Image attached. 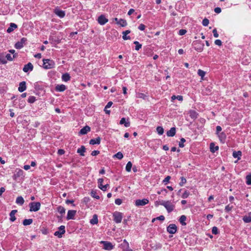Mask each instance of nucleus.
Listing matches in <instances>:
<instances>
[{
	"mask_svg": "<svg viewBox=\"0 0 251 251\" xmlns=\"http://www.w3.org/2000/svg\"><path fill=\"white\" fill-rule=\"evenodd\" d=\"M122 202V201L120 199H117L115 201V203L117 205H120Z\"/></svg>",
	"mask_w": 251,
	"mask_h": 251,
	"instance_id": "0e129e2a",
	"label": "nucleus"
},
{
	"mask_svg": "<svg viewBox=\"0 0 251 251\" xmlns=\"http://www.w3.org/2000/svg\"><path fill=\"white\" fill-rule=\"evenodd\" d=\"M210 149L212 152L214 153L219 150V147L215 146L214 143H211L210 144Z\"/></svg>",
	"mask_w": 251,
	"mask_h": 251,
	"instance_id": "a878e982",
	"label": "nucleus"
},
{
	"mask_svg": "<svg viewBox=\"0 0 251 251\" xmlns=\"http://www.w3.org/2000/svg\"><path fill=\"white\" fill-rule=\"evenodd\" d=\"M156 220H160V221H163L165 220V217L163 215H160V216L157 217V218H156Z\"/></svg>",
	"mask_w": 251,
	"mask_h": 251,
	"instance_id": "774afa93",
	"label": "nucleus"
},
{
	"mask_svg": "<svg viewBox=\"0 0 251 251\" xmlns=\"http://www.w3.org/2000/svg\"><path fill=\"white\" fill-rule=\"evenodd\" d=\"M242 152L241 151H234L232 153V156L234 158H238V160L241 159Z\"/></svg>",
	"mask_w": 251,
	"mask_h": 251,
	"instance_id": "cd10ccee",
	"label": "nucleus"
},
{
	"mask_svg": "<svg viewBox=\"0 0 251 251\" xmlns=\"http://www.w3.org/2000/svg\"><path fill=\"white\" fill-rule=\"evenodd\" d=\"M91 196L97 200L100 199V196L97 195V192L95 190H92L91 192Z\"/></svg>",
	"mask_w": 251,
	"mask_h": 251,
	"instance_id": "a19ab883",
	"label": "nucleus"
},
{
	"mask_svg": "<svg viewBox=\"0 0 251 251\" xmlns=\"http://www.w3.org/2000/svg\"><path fill=\"white\" fill-rule=\"evenodd\" d=\"M149 201L147 199H143L142 200H137L135 201V205L137 206H144L149 203Z\"/></svg>",
	"mask_w": 251,
	"mask_h": 251,
	"instance_id": "9d476101",
	"label": "nucleus"
},
{
	"mask_svg": "<svg viewBox=\"0 0 251 251\" xmlns=\"http://www.w3.org/2000/svg\"><path fill=\"white\" fill-rule=\"evenodd\" d=\"M246 183L248 185H251V174L246 176Z\"/></svg>",
	"mask_w": 251,
	"mask_h": 251,
	"instance_id": "a18cd8bd",
	"label": "nucleus"
},
{
	"mask_svg": "<svg viewBox=\"0 0 251 251\" xmlns=\"http://www.w3.org/2000/svg\"><path fill=\"white\" fill-rule=\"evenodd\" d=\"M132 165V163L130 161L128 162L126 167V170L128 172H130Z\"/></svg>",
	"mask_w": 251,
	"mask_h": 251,
	"instance_id": "58836bf2",
	"label": "nucleus"
},
{
	"mask_svg": "<svg viewBox=\"0 0 251 251\" xmlns=\"http://www.w3.org/2000/svg\"><path fill=\"white\" fill-rule=\"evenodd\" d=\"M133 43L134 44L136 45L135 50H139L142 48V45L140 44L138 41H134Z\"/></svg>",
	"mask_w": 251,
	"mask_h": 251,
	"instance_id": "de8ad7c7",
	"label": "nucleus"
},
{
	"mask_svg": "<svg viewBox=\"0 0 251 251\" xmlns=\"http://www.w3.org/2000/svg\"><path fill=\"white\" fill-rule=\"evenodd\" d=\"M5 57L6 61H12L13 58L15 57V55H13V56H12L10 54L7 53L5 55Z\"/></svg>",
	"mask_w": 251,
	"mask_h": 251,
	"instance_id": "37998d69",
	"label": "nucleus"
},
{
	"mask_svg": "<svg viewBox=\"0 0 251 251\" xmlns=\"http://www.w3.org/2000/svg\"><path fill=\"white\" fill-rule=\"evenodd\" d=\"M198 74L201 77V79H203V78L205 75V72L201 69H199L198 71Z\"/></svg>",
	"mask_w": 251,
	"mask_h": 251,
	"instance_id": "ea45409f",
	"label": "nucleus"
},
{
	"mask_svg": "<svg viewBox=\"0 0 251 251\" xmlns=\"http://www.w3.org/2000/svg\"><path fill=\"white\" fill-rule=\"evenodd\" d=\"M170 179H171V176H168L165 178V179L163 180V183H164L165 184H166L169 181Z\"/></svg>",
	"mask_w": 251,
	"mask_h": 251,
	"instance_id": "13d9d810",
	"label": "nucleus"
},
{
	"mask_svg": "<svg viewBox=\"0 0 251 251\" xmlns=\"http://www.w3.org/2000/svg\"><path fill=\"white\" fill-rule=\"evenodd\" d=\"M25 202L24 198L22 196H19L17 198L16 203L21 205H23Z\"/></svg>",
	"mask_w": 251,
	"mask_h": 251,
	"instance_id": "7c9ffc66",
	"label": "nucleus"
},
{
	"mask_svg": "<svg viewBox=\"0 0 251 251\" xmlns=\"http://www.w3.org/2000/svg\"><path fill=\"white\" fill-rule=\"evenodd\" d=\"M186 217L185 215H181L179 219V222L182 226H186V223L185 222L186 220Z\"/></svg>",
	"mask_w": 251,
	"mask_h": 251,
	"instance_id": "c756f323",
	"label": "nucleus"
},
{
	"mask_svg": "<svg viewBox=\"0 0 251 251\" xmlns=\"http://www.w3.org/2000/svg\"><path fill=\"white\" fill-rule=\"evenodd\" d=\"M215 44L216 45H218L219 46H221L222 44V41L219 39H217L215 41Z\"/></svg>",
	"mask_w": 251,
	"mask_h": 251,
	"instance_id": "e2e57ef3",
	"label": "nucleus"
},
{
	"mask_svg": "<svg viewBox=\"0 0 251 251\" xmlns=\"http://www.w3.org/2000/svg\"><path fill=\"white\" fill-rule=\"evenodd\" d=\"M176 132V128L173 127L171 128V129L167 132L166 134L168 137H173L175 135Z\"/></svg>",
	"mask_w": 251,
	"mask_h": 251,
	"instance_id": "4be33fe9",
	"label": "nucleus"
},
{
	"mask_svg": "<svg viewBox=\"0 0 251 251\" xmlns=\"http://www.w3.org/2000/svg\"><path fill=\"white\" fill-rule=\"evenodd\" d=\"M113 157L116 158L119 160H121L123 158V154L121 152L119 151L116 153L115 154H114Z\"/></svg>",
	"mask_w": 251,
	"mask_h": 251,
	"instance_id": "e433bc0d",
	"label": "nucleus"
},
{
	"mask_svg": "<svg viewBox=\"0 0 251 251\" xmlns=\"http://www.w3.org/2000/svg\"><path fill=\"white\" fill-rule=\"evenodd\" d=\"M156 131L158 134L162 135L164 133V129L162 126H158L156 128Z\"/></svg>",
	"mask_w": 251,
	"mask_h": 251,
	"instance_id": "79ce46f5",
	"label": "nucleus"
},
{
	"mask_svg": "<svg viewBox=\"0 0 251 251\" xmlns=\"http://www.w3.org/2000/svg\"><path fill=\"white\" fill-rule=\"evenodd\" d=\"M221 130H222V127L219 126H217L216 134H218L220 133V132L221 131Z\"/></svg>",
	"mask_w": 251,
	"mask_h": 251,
	"instance_id": "338daca9",
	"label": "nucleus"
},
{
	"mask_svg": "<svg viewBox=\"0 0 251 251\" xmlns=\"http://www.w3.org/2000/svg\"><path fill=\"white\" fill-rule=\"evenodd\" d=\"M209 21L208 19L204 18L202 22V24L203 26H206L208 25Z\"/></svg>",
	"mask_w": 251,
	"mask_h": 251,
	"instance_id": "603ef678",
	"label": "nucleus"
},
{
	"mask_svg": "<svg viewBox=\"0 0 251 251\" xmlns=\"http://www.w3.org/2000/svg\"><path fill=\"white\" fill-rule=\"evenodd\" d=\"M101 138L100 137H97L96 139H91L89 141V144L90 145H99L100 143Z\"/></svg>",
	"mask_w": 251,
	"mask_h": 251,
	"instance_id": "412c9836",
	"label": "nucleus"
},
{
	"mask_svg": "<svg viewBox=\"0 0 251 251\" xmlns=\"http://www.w3.org/2000/svg\"><path fill=\"white\" fill-rule=\"evenodd\" d=\"M203 46H201L200 45L198 44L197 47H195V50L199 51H201L203 50Z\"/></svg>",
	"mask_w": 251,
	"mask_h": 251,
	"instance_id": "6e6d98bb",
	"label": "nucleus"
},
{
	"mask_svg": "<svg viewBox=\"0 0 251 251\" xmlns=\"http://www.w3.org/2000/svg\"><path fill=\"white\" fill-rule=\"evenodd\" d=\"M175 99H177V100H178L179 101H182V100H183V97L182 96H180V95H178L177 96H176L175 95H173L172 97V100H174Z\"/></svg>",
	"mask_w": 251,
	"mask_h": 251,
	"instance_id": "c03bdc74",
	"label": "nucleus"
},
{
	"mask_svg": "<svg viewBox=\"0 0 251 251\" xmlns=\"http://www.w3.org/2000/svg\"><path fill=\"white\" fill-rule=\"evenodd\" d=\"M120 247L122 249V251H132V250L129 248V244L126 239H124L121 243Z\"/></svg>",
	"mask_w": 251,
	"mask_h": 251,
	"instance_id": "39448f33",
	"label": "nucleus"
},
{
	"mask_svg": "<svg viewBox=\"0 0 251 251\" xmlns=\"http://www.w3.org/2000/svg\"><path fill=\"white\" fill-rule=\"evenodd\" d=\"M120 125H124L126 127H128L130 126V122L127 120L126 121V119L125 118H122L120 121Z\"/></svg>",
	"mask_w": 251,
	"mask_h": 251,
	"instance_id": "5701e85b",
	"label": "nucleus"
},
{
	"mask_svg": "<svg viewBox=\"0 0 251 251\" xmlns=\"http://www.w3.org/2000/svg\"><path fill=\"white\" fill-rule=\"evenodd\" d=\"M198 113L194 110H191L190 111V116L193 119H196L198 117Z\"/></svg>",
	"mask_w": 251,
	"mask_h": 251,
	"instance_id": "c9c22d12",
	"label": "nucleus"
},
{
	"mask_svg": "<svg viewBox=\"0 0 251 251\" xmlns=\"http://www.w3.org/2000/svg\"><path fill=\"white\" fill-rule=\"evenodd\" d=\"M90 127L89 126H86L80 129L79 133L80 135H84L86 134L88 132L90 131Z\"/></svg>",
	"mask_w": 251,
	"mask_h": 251,
	"instance_id": "a211bd4d",
	"label": "nucleus"
},
{
	"mask_svg": "<svg viewBox=\"0 0 251 251\" xmlns=\"http://www.w3.org/2000/svg\"><path fill=\"white\" fill-rule=\"evenodd\" d=\"M232 208H233L232 205H230V204H228L225 207V211L226 212H229V211H230L232 210Z\"/></svg>",
	"mask_w": 251,
	"mask_h": 251,
	"instance_id": "5fc2aeb1",
	"label": "nucleus"
},
{
	"mask_svg": "<svg viewBox=\"0 0 251 251\" xmlns=\"http://www.w3.org/2000/svg\"><path fill=\"white\" fill-rule=\"evenodd\" d=\"M0 63L5 64L7 63L5 55L3 53H0Z\"/></svg>",
	"mask_w": 251,
	"mask_h": 251,
	"instance_id": "473e14b6",
	"label": "nucleus"
},
{
	"mask_svg": "<svg viewBox=\"0 0 251 251\" xmlns=\"http://www.w3.org/2000/svg\"><path fill=\"white\" fill-rule=\"evenodd\" d=\"M117 24L120 25L122 27L126 26L127 25L126 21L123 19H120L117 22Z\"/></svg>",
	"mask_w": 251,
	"mask_h": 251,
	"instance_id": "72a5a7b5",
	"label": "nucleus"
},
{
	"mask_svg": "<svg viewBox=\"0 0 251 251\" xmlns=\"http://www.w3.org/2000/svg\"><path fill=\"white\" fill-rule=\"evenodd\" d=\"M71 79L70 75L68 73L63 74L62 75V80L65 82L69 81Z\"/></svg>",
	"mask_w": 251,
	"mask_h": 251,
	"instance_id": "c85d7f7f",
	"label": "nucleus"
},
{
	"mask_svg": "<svg viewBox=\"0 0 251 251\" xmlns=\"http://www.w3.org/2000/svg\"><path fill=\"white\" fill-rule=\"evenodd\" d=\"M36 100V98L34 96H30L28 97V102L30 103L34 102Z\"/></svg>",
	"mask_w": 251,
	"mask_h": 251,
	"instance_id": "09e8293b",
	"label": "nucleus"
},
{
	"mask_svg": "<svg viewBox=\"0 0 251 251\" xmlns=\"http://www.w3.org/2000/svg\"><path fill=\"white\" fill-rule=\"evenodd\" d=\"M219 137L220 142L222 143H224L226 139V134L224 132H221L217 134Z\"/></svg>",
	"mask_w": 251,
	"mask_h": 251,
	"instance_id": "6ab92c4d",
	"label": "nucleus"
},
{
	"mask_svg": "<svg viewBox=\"0 0 251 251\" xmlns=\"http://www.w3.org/2000/svg\"><path fill=\"white\" fill-rule=\"evenodd\" d=\"M65 227L64 226H61L58 228V230L54 232V235L58 236L59 238H61L62 236V234L65 232Z\"/></svg>",
	"mask_w": 251,
	"mask_h": 251,
	"instance_id": "1a4fd4ad",
	"label": "nucleus"
},
{
	"mask_svg": "<svg viewBox=\"0 0 251 251\" xmlns=\"http://www.w3.org/2000/svg\"><path fill=\"white\" fill-rule=\"evenodd\" d=\"M100 153V151H92L91 155L92 156H96L98 155Z\"/></svg>",
	"mask_w": 251,
	"mask_h": 251,
	"instance_id": "69168bd1",
	"label": "nucleus"
},
{
	"mask_svg": "<svg viewBox=\"0 0 251 251\" xmlns=\"http://www.w3.org/2000/svg\"><path fill=\"white\" fill-rule=\"evenodd\" d=\"M180 179H181V181L179 183V185L180 186H182L184 184H185L186 183V178L183 177V176H182L180 177Z\"/></svg>",
	"mask_w": 251,
	"mask_h": 251,
	"instance_id": "8fccbe9b",
	"label": "nucleus"
},
{
	"mask_svg": "<svg viewBox=\"0 0 251 251\" xmlns=\"http://www.w3.org/2000/svg\"><path fill=\"white\" fill-rule=\"evenodd\" d=\"M212 233L213 234L216 235L219 233V230L217 227L214 226L212 228Z\"/></svg>",
	"mask_w": 251,
	"mask_h": 251,
	"instance_id": "864d4df0",
	"label": "nucleus"
},
{
	"mask_svg": "<svg viewBox=\"0 0 251 251\" xmlns=\"http://www.w3.org/2000/svg\"><path fill=\"white\" fill-rule=\"evenodd\" d=\"M17 212V210H12L10 214H9V216H10V221L12 222H14L16 219V218L15 217V214Z\"/></svg>",
	"mask_w": 251,
	"mask_h": 251,
	"instance_id": "aec40b11",
	"label": "nucleus"
},
{
	"mask_svg": "<svg viewBox=\"0 0 251 251\" xmlns=\"http://www.w3.org/2000/svg\"><path fill=\"white\" fill-rule=\"evenodd\" d=\"M26 41V39L23 38L20 41L17 42L15 45V47L17 49H21L24 47V45Z\"/></svg>",
	"mask_w": 251,
	"mask_h": 251,
	"instance_id": "9b49d317",
	"label": "nucleus"
},
{
	"mask_svg": "<svg viewBox=\"0 0 251 251\" xmlns=\"http://www.w3.org/2000/svg\"><path fill=\"white\" fill-rule=\"evenodd\" d=\"M159 204L164 206L168 213L172 212L175 208V204L170 201H162Z\"/></svg>",
	"mask_w": 251,
	"mask_h": 251,
	"instance_id": "f257e3e1",
	"label": "nucleus"
},
{
	"mask_svg": "<svg viewBox=\"0 0 251 251\" xmlns=\"http://www.w3.org/2000/svg\"><path fill=\"white\" fill-rule=\"evenodd\" d=\"M76 211L74 210H69L68 211L67 216L66 217L67 220L74 219V217L76 214Z\"/></svg>",
	"mask_w": 251,
	"mask_h": 251,
	"instance_id": "4468645a",
	"label": "nucleus"
},
{
	"mask_svg": "<svg viewBox=\"0 0 251 251\" xmlns=\"http://www.w3.org/2000/svg\"><path fill=\"white\" fill-rule=\"evenodd\" d=\"M98 181L99 188L103 191H106L107 187L109 186L108 184H106L105 185H102V183L103 182V178H99L98 179Z\"/></svg>",
	"mask_w": 251,
	"mask_h": 251,
	"instance_id": "ddd939ff",
	"label": "nucleus"
},
{
	"mask_svg": "<svg viewBox=\"0 0 251 251\" xmlns=\"http://www.w3.org/2000/svg\"><path fill=\"white\" fill-rule=\"evenodd\" d=\"M145 27L146 26L144 24H141L138 26V29L140 30L143 31L145 30Z\"/></svg>",
	"mask_w": 251,
	"mask_h": 251,
	"instance_id": "052dcab7",
	"label": "nucleus"
},
{
	"mask_svg": "<svg viewBox=\"0 0 251 251\" xmlns=\"http://www.w3.org/2000/svg\"><path fill=\"white\" fill-rule=\"evenodd\" d=\"M57 211L61 215L65 214V209L64 207L62 206H59V207H58Z\"/></svg>",
	"mask_w": 251,
	"mask_h": 251,
	"instance_id": "4c0bfd02",
	"label": "nucleus"
},
{
	"mask_svg": "<svg viewBox=\"0 0 251 251\" xmlns=\"http://www.w3.org/2000/svg\"><path fill=\"white\" fill-rule=\"evenodd\" d=\"M53 12L55 14H56L58 17L60 18H63L65 16V12L62 10H60L58 7H55L53 9Z\"/></svg>",
	"mask_w": 251,
	"mask_h": 251,
	"instance_id": "6e6552de",
	"label": "nucleus"
},
{
	"mask_svg": "<svg viewBox=\"0 0 251 251\" xmlns=\"http://www.w3.org/2000/svg\"><path fill=\"white\" fill-rule=\"evenodd\" d=\"M186 141L185 139L183 138H181L180 142H179V147L180 148H183L184 147V143Z\"/></svg>",
	"mask_w": 251,
	"mask_h": 251,
	"instance_id": "3c124183",
	"label": "nucleus"
},
{
	"mask_svg": "<svg viewBox=\"0 0 251 251\" xmlns=\"http://www.w3.org/2000/svg\"><path fill=\"white\" fill-rule=\"evenodd\" d=\"M113 220L116 223H120L122 222L123 215L122 213L116 211L113 213Z\"/></svg>",
	"mask_w": 251,
	"mask_h": 251,
	"instance_id": "20e7f679",
	"label": "nucleus"
},
{
	"mask_svg": "<svg viewBox=\"0 0 251 251\" xmlns=\"http://www.w3.org/2000/svg\"><path fill=\"white\" fill-rule=\"evenodd\" d=\"M186 33V30L185 29H180L179 30L178 34L179 35H183Z\"/></svg>",
	"mask_w": 251,
	"mask_h": 251,
	"instance_id": "bf43d9fd",
	"label": "nucleus"
},
{
	"mask_svg": "<svg viewBox=\"0 0 251 251\" xmlns=\"http://www.w3.org/2000/svg\"><path fill=\"white\" fill-rule=\"evenodd\" d=\"M177 227L175 224H170L167 227V231L170 234H175L176 232Z\"/></svg>",
	"mask_w": 251,
	"mask_h": 251,
	"instance_id": "0eeeda50",
	"label": "nucleus"
},
{
	"mask_svg": "<svg viewBox=\"0 0 251 251\" xmlns=\"http://www.w3.org/2000/svg\"><path fill=\"white\" fill-rule=\"evenodd\" d=\"M137 97L140 99H143L145 100L147 98V96L142 93H138L137 94Z\"/></svg>",
	"mask_w": 251,
	"mask_h": 251,
	"instance_id": "49530a36",
	"label": "nucleus"
},
{
	"mask_svg": "<svg viewBox=\"0 0 251 251\" xmlns=\"http://www.w3.org/2000/svg\"><path fill=\"white\" fill-rule=\"evenodd\" d=\"M108 21V19L103 15H101L98 18V22L100 25H104Z\"/></svg>",
	"mask_w": 251,
	"mask_h": 251,
	"instance_id": "f8f14e48",
	"label": "nucleus"
},
{
	"mask_svg": "<svg viewBox=\"0 0 251 251\" xmlns=\"http://www.w3.org/2000/svg\"><path fill=\"white\" fill-rule=\"evenodd\" d=\"M41 207V203L39 202H32L29 203L30 211L36 212L38 211Z\"/></svg>",
	"mask_w": 251,
	"mask_h": 251,
	"instance_id": "7ed1b4c3",
	"label": "nucleus"
},
{
	"mask_svg": "<svg viewBox=\"0 0 251 251\" xmlns=\"http://www.w3.org/2000/svg\"><path fill=\"white\" fill-rule=\"evenodd\" d=\"M243 221L246 223L251 222V212L248 213V215H245L243 218Z\"/></svg>",
	"mask_w": 251,
	"mask_h": 251,
	"instance_id": "b1692460",
	"label": "nucleus"
},
{
	"mask_svg": "<svg viewBox=\"0 0 251 251\" xmlns=\"http://www.w3.org/2000/svg\"><path fill=\"white\" fill-rule=\"evenodd\" d=\"M33 222L32 219H25L23 222V224L24 226H28L31 224Z\"/></svg>",
	"mask_w": 251,
	"mask_h": 251,
	"instance_id": "f704fd0d",
	"label": "nucleus"
},
{
	"mask_svg": "<svg viewBox=\"0 0 251 251\" xmlns=\"http://www.w3.org/2000/svg\"><path fill=\"white\" fill-rule=\"evenodd\" d=\"M100 244L103 245V248L105 250L111 251L114 248V246L112 243L108 241H101L100 242Z\"/></svg>",
	"mask_w": 251,
	"mask_h": 251,
	"instance_id": "423d86ee",
	"label": "nucleus"
},
{
	"mask_svg": "<svg viewBox=\"0 0 251 251\" xmlns=\"http://www.w3.org/2000/svg\"><path fill=\"white\" fill-rule=\"evenodd\" d=\"M90 222L92 225H93L98 224V216L96 214H94L93 216V218L92 219L90 220Z\"/></svg>",
	"mask_w": 251,
	"mask_h": 251,
	"instance_id": "2f4dec72",
	"label": "nucleus"
},
{
	"mask_svg": "<svg viewBox=\"0 0 251 251\" xmlns=\"http://www.w3.org/2000/svg\"><path fill=\"white\" fill-rule=\"evenodd\" d=\"M213 35H214V37L217 38L219 37V34H218L216 28H215L213 30Z\"/></svg>",
	"mask_w": 251,
	"mask_h": 251,
	"instance_id": "680f3d73",
	"label": "nucleus"
},
{
	"mask_svg": "<svg viewBox=\"0 0 251 251\" xmlns=\"http://www.w3.org/2000/svg\"><path fill=\"white\" fill-rule=\"evenodd\" d=\"M67 89L64 84H58L55 86V89L57 92H63Z\"/></svg>",
	"mask_w": 251,
	"mask_h": 251,
	"instance_id": "f3484780",
	"label": "nucleus"
},
{
	"mask_svg": "<svg viewBox=\"0 0 251 251\" xmlns=\"http://www.w3.org/2000/svg\"><path fill=\"white\" fill-rule=\"evenodd\" d=\"M43 67L45 69H50L55 67V62L54 61L49 59H44L43 60Z\"/></svg>",
	"mask_w": 251,
	"mask_h": 251,
	"instance_id": "f03ea898",
	"label": "nucleus"
},
{
	"mask_svg": "<svg viewBox=\"0 0 251 251\" xmlns=\"http://www.w3.org/2000/svg\"><path fill=\"white\" fill-rule=\"evenodd\" d=\"M33 69V66L32 64L31 63L29 62L27 64L25 65L23 69V71L27 73L29 71H31Z\"/></svg>",
	"mask_w": 251,
	"mask_h": 251,
	"instance_id": "2eb2a0df",
	"label": "nucleus"
},
{
	"mask_svg": "<svg viewBox=\"0 0 251 251\" xmlns=\"http://www.w3.org/2000/svg\"><path fill=\"white\" fill-rule=\"evenodd\" d=\"M17 25L16 24L14 23H11L10 24L9 27L7 29V32L8 33H10L13 31L15 29L17 28Z\"/></svg>",
	"mask_w": 251,
	"mask_h": 251,
	"instance_id": "393cba45",
	"label": "nucleus"
},
{
	"mask_svg": "<svg viewBox=\"0 0 251 251\" xmlns=\"http://www.w3.org/2000/svg\"><path fill=\"white\" fill-rule=\"evenodd\" d=\"M26 89V82L25 81H22L20 83L19 86L18 87V90L20 92H23L25 91Z\"/></svg>",
	"mask_w": 251,
	"mask_h": 251,
	"instance_id": "dca6fc26",
	"label": "nucleus"
},
{
	"mask_svg": "<svg viewBox=\"0 0 251 251\" xmlns=\"http://www.w3.org/2000/svg\"><path fill=\"white\" fill-rule=\"evenodd\" d=\"M189 196V192L187 191H185V192L182 194L181 197L183 199H186Z\"/></svg>",
	"mask_w": 251,
	"mask_h": 251,
	"instance_id": "4d7b16f0",
	"label": "nucleus"
},
{
	"mask_svg": "<svg viewBox=\"0 0 251 251\" xmlns=\"http://www.w3.org/2000/svg\"><path fill=\"white\" fill-rule=\"evenodd\" d=\"M86 149L84 146H81L80 148H78L77 150V152L79 153L81 156H84V153L85 152Z\"/></svg>",
	"mask_w": 251,
	"mask_h": 251,
	"instance_id": "bb28decb",
	"label": "nucleus"
}]
</instances>
